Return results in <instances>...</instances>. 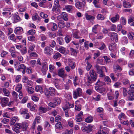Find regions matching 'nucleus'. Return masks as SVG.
Returning <instances> with one entry per match:
<instances>
[{"label":"nucleus","instance_id":"obj_1","mask_svg":"<svg viewBox=\"0 0 134 134\" xmlns=\"http://www.w3.org/2000/svg\"><path fill=\"white\" fill-rule=\"evenodd\" d=\"M89 75L87 73L85 74V79L87 80L86 85L87 86H91V84L96 80L97 77V74L94 70L92 69L90 70Z\"/></svg>","mask_w":134,"mask_h":134},{"label":"nucleus","instance_id":"obj_2","mask_svg":"<svg viewBox=\"0 0 134 134\" xmlns=\"http://www.w3.org/2000/svg\"><path fill=\"white\" fill-rule=\"evenodd\" d=\"M14 126L18 129H22L24 131L28 127V125L27 122H24L21 123L16 122Z\"/></svg>","mask_w":134,"mask_h":134},{"label":"nucleus","instance_id":"obj_3","mask_svg":"<svg viewBox=\"0 0 134 134\" xmlns=\"http://www.w3.org/2000/svg\"><path fill=\"white\" fill-rule=\"evenodd\" d=\"M82 94V90L80 88H78L76 89V91H74L73 92V95L74 98L76 99L78 97H80Z\"/></svg>","mask_w":134,"mask_h":134},{"label":"nucleus","instance_id":"obj_4","mask_svg":"<svg viewBox=\"0 0 134 134\" xmlns=\"http://www.w3.org/2000/svg\"><path fill=\"white\" fill-rule=\"evenodd\" d=\"M53 49L49 46H47L44 50V53L48 56H51L53 54Z\"/></svg>","mask_w":134,"mask_h":134},{"label":"nucleus","instance_id":"obj_5","mask_svg":"<svg viewBox=\"0 0 134 134\" xmlns=\"http://www.w3.org/2000/svg\"><path fill=\"white\" fill-rule=\"evenodd\" d=\"M26 66L24 64H22L19 65L16 70L18 71H21L22 73L24 74L26 72Z\"/></svg>","mask_w":134,"mask_h":134},{"label":"nucleus","instance_id":"obj_6","mask_svg":"<svg viewBox=\"0 0 134 134\" xmlns=\"http://www.w3.org/2000/svg\"><path fill=\"white\" fill-rule=\"evenodd\" d=\"M11 19L13 23H16L21 20V19L19 16L16 14L12 15L10 16Z\"/></svg>","mask_w":134,"mask_h":134},{"label":"nucleus","instance_id":"obj_7","mask_svg":"<svg viewBox=\"0 0 134 134\" xmlns=\"http://www.w3.org/2000/svg\"><path fill=\"white\" fill-rule=\"evenodd\" d=\"M58 74L59 76L63 78L67 76V74L65 73L64 68L59 69L58 70Z\"/></svg>","mask_w":134,"mask_h":134},{"label":"nucleus","instance_id":"obj_8","mask_svg":"<svg viewBox=\"0 0 134 134\" xmlns=\"http://www.w3.org/2000/svg\"><path fill=\"white\" fill-rule=\"evenodd\" d=\"M1 104L3 107H5L9 102V99L5 97H3L1 98Z\"/></svg>","mask_w":134,"mask_h":134},{"label":"nucleus","instance_id":"obj_9","mask_svg":"<svg viewBox=\"0 0 134 134\" xmlns=\"http://www.w3.org/2000/svg\"><path fill=\"white\" fill-rule=\"evenodd\" d=\"M94 67L96 69L97 72L98 73L102 72L103 71V70L104 69H105V70L106 71H107L105 67L104 66H101L96 64L95 65Z\"/></svg>","mask_w":134,"mask_h":134},{"label":"nucleus","instance_id":"obj_10","mask_svg":"<svg viewBox=\"0 0 134 134\" xmlns=\"http://www.w3.org/2000/svg\"><path fill=\"white\" fill-rule=\"evenodd\" d=\"M42 67L41 69V71L44 75L46 73V71L48 69V66L47 63L46 62H43L42 64Z\"/></svg>","mask_w":134,"mask_h":134},{"label":"nucleus","instance_id":"obj_11","mask_svg":"<svg viewBox=\"0 0 134 134\" xmlns=\"http://www.w3.org/2000/svg\"><path fill=\"white\" fill-rule=\"evenodd\" d=\"M111 40L114 42H117L118 41V35L116 33L112 32L110 37Z\"/></svg>","mask_w":134,"mask_h":134},{"label":"nucleus","instance_id":"obj_12","mask_svg":"<svg viewBox=\"0 0 134 134\" xmlns=\"http://www.w3.org/2000/svg\"><path fill=\"white\" fill-rule=\"evenodd\" d=\"M95 90L98 92L100 93L102 95H103L105 91V88L103 87L95 86Z\"/></svg>","mask_w":134,"mask_h":134},{"label":"nucleus","instance_id":"obj_13","mask_svg":"<svg viewBox=\"0 0 134 134\" xmlns=\"http://www.w3.org/2000/svg\"><path fill=\"white\" fill-rule=\"evenodd\" d=\"M48 91L49 94L51 96H54L57 92L55 89L53 87H50Z\"/></svg>","mask_w":134,"mask_h":134},{"label":"nucleus","instance_id":"obj_14","mask_svg":"<svg viewBox=\"0 0 134 134\" xmlns=\"http://www.w3.org/2000/svg\"><path fill=\"white\" fill-rule=\"evenodd\" d=\"M74 7L71 5H67L63 8V10H66L68 12H69L73 11Z\"/></svg>","mask_w":134,"mask_h":134},{"label":"nucleus","instance_id":"obj_15","mask_svg":"<svg viewBox=\"0 0 134 134\" xmlns=\"http://www.w3.org/2000/svg\"><path fill=\"white\" fill-rule=\"evenodd\" d=\"M46 0H43L39 3V5L41 7H42L44 8H47L48 7L47 6H46L49 4V3H46Z\"/></svg>","mask_w":134,"mask_h":134},{"label":"nucleus","instance_id":"obj_16","mask_svg":"<svg viewBox=\"0 0 134 134\" xmlns=\"http://www.w3.org/2000/svg\"><path fill=\"white\" fill-rule=\"evenodd\" d=\"M120 42L123 45L127 44L128 43V41L127 37L124 36L122 37L121 38Z\"/></svg>","mask_w":134,"mask_h":134},{"label":"nucleus","instance_id":"obj_17","mask_svg":"<svg viewBox=\"0 0 134 134\" xmlns=\"http://www.w3.org/2000/svg\"><path fill=\"white\" fill-rule=\"evenodd\" d=\"M75 6L77 8L81 9L85 7L83 3L80 2H77L75 4Z\"/></svg>","mask_w":134,"mask_h":134},{"label":"nucleus","instance_id":"obj_18","mask_svg":"<svg viewBox=\"0 0 134 134\" xmlns=\"http://www.w3.org/2000/svg\"><path fill=\"white\" fill-rule=\"evenodd\" d=\"M109 49L111 51H115L116 49V44L114 43H111L109 47Z\"/></svg>","mask_w":134,"mask_h":134},{"label":"nucleus","instance_id":"obj_19","mask_svg":"<svg viewBox=\"0 0 134 134\" xmlns=\"http://www.w3.org/2000/svg\"><path fill=\"white\" fill-rule=\"evenodd\" d=\"M120 16L118 14H116L110 19L111 21L113 23L116 22L119 20Z\"/></svg>","mask_w":134,"mask_h":134},{"label":"nucleus","instance_id":"obj_20","mask_svg":"<svg viewBox=\"0 0 134 134\" xmlns=\"http://www.w3.org/2000/svg\"><path fill=\"white\" fill-rule=\"evenodd\" d=\"M105 82L101 81L99 79H98L97 82L95 85H96L95 86L101 87L105 85Z\"/></svg>","mask_w":134,"mask_h":134},{"label":"nucleus","instance_id":"obj_21","mask_svg":"<svg viewBox=\"0 0 134 134\" xmlns=\"http://www.w3.org/2000/svg\"><path fill=\"white\" fill-rule=\"evenodd\" d=\"M72 36L74 38L76 39H79L81 38L80 32L78 31H76L73 33Z\"/></svg>","mask_w":134,"mask_h":134},{"label":"nucleus","instance_id":"obj_22","mask_svg":"<svg viewBox=\"0 0 134 134\" xmlns=\"http://www.w3.org/2000/svg\"><path fill=\"white\" fill-rule=\"evenodd\" d=\"M113 68L115 72H116L118 71L119 72H120L122 70V68L119 65L117 64L113 65Z\"/></svg>","mask_w":134,"mask_h":134},{"label":"nucleus","instance_id":"obj_23","mask_svg":"<svg viewBox=\"0 0 134 134\" xmlns=\"http://www.w3.org/2000/svg\"><path fill=\"white\" fill-rule=\"evenodd\" d=\"M54 103L56 106L59 104L61 103L60 99L58 97L55 98L53 100Z\"/></svg>","mask_w":134,"mask_h":134},{"label":"nucleus","instance_id":"obj_24","mask_svg":"<svg viewBox=\"0 0 134 134\" xmlns=\"http://www.w3.org/2000/svg\"><path fill=\"white\" fill-rule=\"evenodd\" d=\"M23 31V29L21 27H18L16 28L14 31L15 34H21Z\"/></svg>","mask_w":134,"mask_h":134},{"label":"nucleus","instance_id":"obj_25","mask_svg":"<svg viewBox=\"0 0 134 134\" xmlns=\"http://www.w3.org/2000/svg\"><path fill=\"white\" fill-rule=\"evenodd\" d=\"M55 129H58L59 130H61L63 129V126L61 122H60L57 123L55 124Z\"/></svg>","mask_w":134,"mask_h":134},{"label":"nucleus","instance_id":"obj_26","mask_svg":"<svg viewBox=\"0 0 134 134\" xmlns=\"http://www.w3.org/2000/svg\"><path fill=\"white\" fill-rule=\"evenodd\" d=\"M86 19L87 20H94L95 18L94 16L91 15H89L88 13H86L85 15Z\"/></svg>","mask_w":134,"mask_h":134},{"label":"nucleus","instance_id":"obj_27","mask_svg":"<svg viewBox=\"0 0 134 134\" xmlns=\"http://www.w3.org/2000/svg\"><path fill=\"white\" fill-rule=\"evenodd\" d=\"M32 19L34 21L37 20L38 21H40L41 18L39 17L37 14L36 13L33 15Z\"/></svg>","mask_w":134,"mask_h":134},{"label":"nucleus","instance_id":"obj_28","mask_svg":"<svg viewBox=\"0 0 134 134\" xmlns=\"http://www.w3.org/2000/svg\"><path fill=\"white\" fill-rule=\"evenodd\" d=\"M18 120V117L17 116L13 117L11 120L10 122V125H13Z\"/></svg>","mask_w":134,"mask_h":134},{"label":"nucleus","instance_id":"obj_29","mask_svg":"<svg viewBox=\"0 0 134 134\" xmlns=\"http://www.w3.org/2000/svg\"><path fill=\"white\" fill-rule=\"evenodd\" d=\"M99 26V25L98 24L95 25L92 27V32L95 34H97L98 32V29Z\"/></svg>","mask_w":134,"mask_h":134},{"label":"nucleus","instance_id":"obj_30","mask_svg":"<svg viewBox=\"0 0 134 134\" xmlns=\"http://www.w3.org/2000/svg\"><path fill=\"white\" fill-rule=\"evenodd\" d=\"M57 42L60 45H63L64 43L63 38L62 37H58L57 38Z\"/></svg>","mask_w":134,"mask_h":134},{"label":"nucleus","instance_id":"obj_31","mask_svg":"<svg viewBox=\"0 0 134 134\" xmlns=\"http://www.w3.org/2000/svg\"><path fill=\"white\" fill-rule=\"evenodd\" d=\"M58 27L60 29L64 28L65 25L64 21L63 20H60L58 24Z\"/></svg>","mask_w":134,"mask_h":134},{"label":"nucleus","instance_id":"obj_32","mask_svg":"<svg viewBox=\"0 0 134 134\" xmlns=\"http://www.w3.org/2000/svg\"><path fill=\"white\" fill-rule=\"evenodd\" d=\"M123 5L125 8H129L131 7V4L129 2L124 1L123 2Z\"/></svg>","mask_w":134,"mask_h":134},{"label":"nucleus","instance_id":"obj_33","mask_svg":"<svg viewBox=\"0 0 134 134\" xmlns=\"http://www.w3.org/2000/svg\"><path fill=\"white\" fill-rule=\"evenodd\" d=\"M2 91L5 96L7 97L9 96L10 92L8 90L6 89L5 88H3Z\"/></svg>","mask_w":134,"mask_h":134},{"label":"nucleus","instance_id":"obj_34","mask_svg":"<svg viewBox=\"0 0 134 134\" xmlns=\"http://www.w3.org/2000/svg\"><path fill=\"white\" fill-rule=\"evenodd\" d=\"M71 39V36L67 35L65 37V40L67 43H69Z\"/></svg>","mask_w":134,"mask_h":134},{"label":"nucleus","instance_id":"obj_35","mask_svg":"<svg viewBox=\"0 0 134 134\" xmlns=\"http://www.w3.org/2000/svg\"><path fill=\"white\" fill-rule=\"evenodd\" d=\"M129 38L131 40H133L134 38V34L132 32H129L128 34Z\"/></svg>","mask_w":134,"mask_h":134},{"label":"nucleus","instance_id":"obj_36","mask_svg":"<svg viewBox=\"0 0 134 134\" xmlns=\"http://www.w3.org/2000/svg\"><path fill=\"white\" fill-rule=\"evenodd\" d=\"M70 49L71 52V55L74 56L76 55L77 53L76 50L71 47L70 48Z\"/></svg>","mask_w":134,"mask_h":134},{"label":"nucleus","instance_id":"obj_37","mask_svg":"<svg viewBox=\"0 0 134 134\" xmlns=\"http://www.w3.org/2000/svg\"><path fill=\"white\" fill-rule=\"evenodd\" d=\"M61 55L58 52H57L53 56V58L55 60H57L58 58L61 57Z\"/></svg>","mask_w":134,"mask_h":134},{"label":"nucleus","instance_id":"obj_38","mask_svg":"<svg viewBox=\"0 0 134 134\" xmlns=\"http://www.w3.org/2000/svg\"><path fill=\"white\" fill-rule=\"evenodd\" d=\"M20 114H24L28 112V110L26 108H21L19 111Z\"/></svg>","mask_w":134,"mask_h":134},{"label":"nucleus","instance_id":"obj_39","mask_svg":"<svg viewBox=\"0 0 134 134\" xmlns=\"http://www.w3.org/2000/svg\"><path fill=\"white\" fill-rule=\"evenodd\" d=\"M93 121V118L91 116H88L86 118L85 120V121L88 123H90L92 122Z\"/></svg>","mask_w":134,"mask_h":134},{"label":"nucleus","instance_id":"obj_40","mask_svg":"<svg viewBox=\"0 0 134 134\" xmlns=\"http://www.w3.org/2000/svg\"><path fill=\"white\" fill-rule=\"evenodd\" d=\"M27 90L28 92L30 94L33 93L34 92V89L28 86Z\"/></svg>","mask_w":134,"mask_h":134},{"label":"nucleus","instance_id":"obj_41","mask_svg":"<svg viewBox=\"0 0 134 134\" xmlns=\"http://www.w3.org/2000/svg\"><path fill=\"white\" fill-rule=\"evenodd\" d=\"M22 87V85L21 84H18L16 86L15 90L16 91L19 92L21 89Z\"/></svg>","mask_w":134,"mask_h":134},{"label":"nucleus","instance_id":"obj_42","mask_svg":"<svg viewBox=\"0 0 134 134\" xmlns=\"http://www.w3.org/2000/svg\"><path fill=\"white\" fill-rule=\"evenodd\" d=\"M104 80L108 84H109L111 82L110 79L108 76H106L104 78Z\"/></svg>","mask_w":134,"mask_h":134},{"label":"nucleus","instance_id":"obj_43","mask_svg":"<svg viewBox=\"0 0 134 134\" xmlns=\"http://www.w3.org/2000/svg\"><path fill=\"white\" fill-rule=\"evenodd\" d=\"M23 82L24 83H27L28 85L30 84V82L31 81H29L27 77L24 76L22 80Z\"/></svg>","mask_w":134,"mask_h":134},{"label":"nucleus","instance_id":"obj_44","mask_svg":"<svg viewBox=\"0 0 134 134\" xmlns=\"http://www.w3.org/2000/svg\"><path fill=\"white\" fill-rule=\"evenodd\" d=\"M21 53L22 55L25 54L27 52V48L26 47H23L20 50Z\"/></svg>","mask_w":134,"mask_h":134},{"label":"nucleus","instance_id":"obj_45","mask_svg":"<svg viewBox=\"0 0 134 134\" xmlns=\"http://www.w3.org/2000/svg\"><path fill=\"white\" fill-rule=\"evenodd\" d=\"M97 18L99 20H103L104 19V17L102 14H98L97 16Z\"/></svg>","mask_w":134,"mask_h":134},{"label":"nucleus","instance_id":"obj_46","mask_svg":"<svg viewBox=\"0 0 134 134\" xmlns=\"http://www.w3.org/2000/svg\"><path fill=\"white\" fill-rule=\"evenodd\" d=\"M61 15L63 19L64 20L66 21L68 20L67 15L66 13L63 12L62 13Z\"/></svg>","mask_w":134,"mask_h":134},{"label":"nucleus","instance_id":"obj_47","mask_svg":"<svg viewBox=\"0 0 134 134\" xmlns=\"http://www.w3.org/2000/svg\"><path fill=\"white\" fill-rule=\"evenodd\" d=\"M52 27L51 30L53 31H54L56 30L57 29V25L54 23H52L51 24Z\"/></svg>","mask_w":134,"mask_h":134},{"label":"nucleus","instance_id":"obj_48","mask_svg":"<svg viewBox=\"0 0 134 134\" xmlns=\"http://www.w3.org/2000/svg\"><path fill=\"white\" fill-rule=\"evenodd\" d=\"M35 90L37 92H39L40 90H41L42 91L43 90V89L42 88V87L41 86H37L35 87Z\"/></svg>","mask_w":134,"mask_h":134},{"label":"nucleus","instance_id":"obj_49","mask_svg":"<svg viewBox=\"0 0 134 134\" xmlns=\"http://www.w3.org/2000/svg\"><path fill=\"white\" fill-rule=\"evenodd\" d=\"M73 132V131L71 129L70 130H66L65 131L63 132L62 134H71Z\"/></svg>","mask_w":134,"mask_h":134},{"label":"nucleus","instance_id":"obj_50","mask_svg":"<svg viewBox=\"0 0 134 134\" xmlns=\"http://www.w3.org/2000/svg\"><path fill=\"white\" fill-rule=\"evenodd\" d=\"M65 97L69 100H71L72 99L71 95L69 93H66L64 94Z\"/></svg>","mask_w":134,"mask_h":134},{"label":"nucleus","instance_id":"obj_51","mask_svg":"<svg viewBox=\"0 0 134 134\" xmlns=\"http://www.w3.org/2000/svg\"><path fill=\"white\" fill-rule=\"evenodd\" d=\"M99 0H94L93 2L95 7L96 8H100V6L99 5L97 4L98 3Z\"/></svg>","mask_w":134,"mask_h":134},{"label":"nucleus","instance_id":"obj_52","mask_svg":"<svg viewBox=\"0 0 134 134\" xmlns=\"http://www.w3.org/2000/svg\"><path fill=\"white\" fill-rule=\"evenodd\" d=\"M66 104L67 105V107L66 109L68 108H73L74 107V104H71L69 102H66Z\"/></svg>","mask_w":134,"mask_h":134},{"label":"nucleus","instance_id":"obj_53","mask_svg":"<svg viewBox=\"0 0 134 134\" xmlns=\"http://www.w3.org/2000/svg\"><path fill=\"white\" fill-rule=\"evenodd\" d=\"M110 76L113 81H116L118 80V78L117 77H115L114 74L113 73H111L110 74Z\"/></svg>","mask_w":134,"mask_h":134},{"label":"nucleus","instance_id":"obj_54","mask_svg":"<svg viewBox=\"0 0 134 134\" xmlns=\"http://www.w3.org/2000/svg\"><path fill=\"white\" fill-rule=\"evenodd\" d=\"M35 47V46L34 44L30 46L29 48V49L28 50V53H30L31 52L33 51Z\"/></svg>","mask_w":134,"mask_h":134},{"label":"nucleus","instance_id":"obj_55","mask_svg":"<svg viewBox=\"0 0 134 134\" xmlns=\"http://www.w3.org/2000/svg\"><path fill=\"white\" fill-rule=\"evenodd\" d=\"M58 50L59 52L62 54H63L65 52L66 50V49L64 47H62L61 48H59L58 49Z\"/></svg>","mask_w":134,"mask_h":134},{"label":"nucleus","instance_id":"obj_56","mask_svg":"<svg viewBox=\"0 0 134 134\" xmlns=\"http://www.w3.org/2000/svg\"><path fill=\"white\" fill-rule=\"evenodd\" d=\"M55 67L53 65L50 64L49 66V71L50 72H52L55 69Z\"/></svg>","mask_w":134,"mask_h":134},{"label":"nucleus","instance_id":"obj_57","mask_svg":"<svg viewBox=\"0 0 134 134\" xmlns=\"http://www.w3.org/2000/svg\"><path fill=\"white\" fill-rule=\"evenodd\" d=\"M91 57L90 55H88L85 59V63L86 64L90 63L89 62V60L91 59Z\"/></svg>","mask_w":134,"mask_h":134},{"label":"nucleus","instance_id":"obj_58","mask_svg":"<svg viewBox=\"0 0 134 134\" xmlns=\"http://www.w3.org/2000/svg\"><path fill=\"white\" fill-rule=\"evenodd\" d=\"M106 47V45L103 42L101 44V46L99 47H98V49L102 50L104 49Z\"/></svg>","mask_w":134,"mask_h":134},{"label":"nucleus","instance_id":"obj_59","mask_svg":"<svg viewBox=\"0 0 134 134\" xmlns=\"http://www.w3.org/2000/svg\"><path fill=\"white\" fill-rule=\"evenodd\" d=\"M40 15L41 17L43 19H45L47 18L48 16V15L44 14L43 12H41L40 13Z\"/></svg>","mask_w":134,"mask_h":134},{"label":"nucleus","instance_id":"obj_60","mask_svg":"<svg viewBox=\"0 0 134 134\" xmlns=\"http://www.w3.org/2000/svg\"><path fill=\"white\" fill-rule=\"evenodd\" d=\"M116 28V26L115 25L112 24L111 26L110 29H109V31L111 30L112 31H114L115 30Z\"/></svg>","mask_w":134,"mask_h":134},{"label":"nucleus","instance_id":"obj_61","mask_svg":"<svg viewBox=\"0 0 134 134\" xmlns=\"http://www.w3.org/2000/svg\"><path fill=\"white\" fill-rule=\"evenodd\" d=\"M89 41H85L84 43V46L86 49H88L89 48Z\"/></svg>","mask_w":134,"mask_h":134},{"label":"nucleus","instance_id":"obj_62","mask_svg":"<svg viewBox=\"0 0 134 134\" xmlns=\"http://www.w3.org/2000/svg\"><path fill=\"white\" fill-rule=\"evenodd\" d=\"M103 57L105 60V61L107 63H108L110 62V59L107 56H104Z\"/></svg>","mask_w":134,"mask_h":134},{"label":"nucleus","instance_id":"obj_63","mask_svg":"<svg viewBox=\"0 0 134 134\" xmlns=\"http://www.w3.org/2000/svg\"><path fill=\"white\" fill-rule=\"evenodd\" d=\"M12 94L13 97L16 100L18 98V94L15 92L13 91L12 93Z\"/></svg>","mask_w":134,"mask_h":134},{"label":"nucleus","instance_id":"obj_64","mask_svg":"<svg viewBox=\"0 0 134 134\" xmlns=\"http://www.w3.org/2000/svg\"><path fill=\"white\" fill-rule=\"evenodd\" d=\"M93 126L91 125H89L87 126L88 131L87 133L91 132L92 130Z\"/></svg>","mask_w":134,"mask_h":134}]
</instances>
